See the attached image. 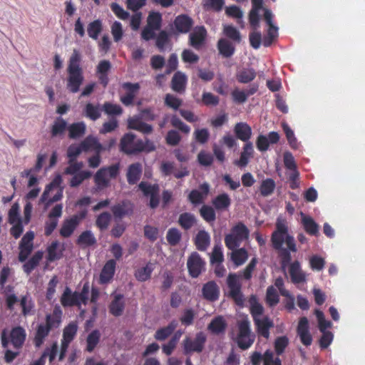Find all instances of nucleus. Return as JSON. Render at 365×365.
Wrapping results in <instances>:
<instances>
[{
	"mask_svg": "<svg viewBox=\"0 0 365 365\" xmlns=\"http://www.w3.org/2000/svg\"><path fill=\"white\" fill-rule=\"evenodd\" d=\"M256 77V72L253 68H245L240 71L237 75V79L240 83H247L254 80Z\"/></svg>",
	"mask_w": 365,
	"mask_h": 365,
	"instance_id": "nucleus-51",
	"label": "nucleus"
},
{
	"mask_svg": "<svg viewBox=\"0 0 365 365\" xmlns=\"http://www.w3.org/2000/svg\"><path fill=\"white\" fill-rule=\"evenodd\" d=\"M102 110L104 113L111 117L120 116L123 114L122 107L116 103L106 101L102 106Z\"/></svg>",
	"mask_w": 365,
	"mask_h": 365,
	"instance_id": "nucleus-43",
	"label": "nucleus"
},
{
	"mask_svg": "<svg viewBox=\"0 0 365 365\" xmlns=\"http://www.w3.org/2000/svg\"><path fill=\"white\" fill-rule=\"evenodd\" d=\"M253 322L258 336L268 339L270 336L269 330L274 327L273 320L269 317L264 316L259 319H255Z\"/></svg>",
	"mask_w": 365,
	"mask_h": 365,
	"instance_id": "nucleus-10",
	"label": "nucleus"
},
{
	"mask_svg": "<svg viewBox=\"0 0 365 365\" xmlns=\"http://www.w3.org/2000/svg\"><path fill=\"white\" fill-rule=\"evenodd\" d=\"M170 42V37L167 31H161L156 36L155 46L160 51L165 50V46Z\"/></svg>",
	"mask_w": 365,
	"mask_h": 365,
	"instance_id": "nucleus-63",
	"label": "nucleus"
},
{
	"mask_svg": "<svg viewBox=\"0 0 365 365\" xmlns=\"http://www.w3.org/2000/svg\"><path fill=\"white\" fill-rule=\"evenodd\" d=\"M62 315L63 312L60 307L56 306L51 314H46L45 323H43V324L51 330L53 329H57L61 324Z\"/></svg>",
	"mask_w": 365,
	"mask_h": 365,
	"instance_id": "nucleus-22",
	"label": "nucleus"
},
{
	"mask_svg": "<svg viewBox=\"0 0 365 365\" xmlns=\"http://www.w3.org/2000/svg\"><path fill=\"white\" fill-rule=\"evenodd\" d=\"M302 225L305 232L312 236H317L319 234V225L314 219L303 212H301Z\"/></svg>",
	"mask_w": 365,
	"mask_h": 365,
	"instance_id": "nucleus-26",
	"label": "nucleus"
},
{
	"mask_svg": "<svg viewBox=\"0 0 365 365\" xmlns=\"http://www.w3.org/2000/svg\"><path fill=\"white\" fill-rule=\"evenodd\" d=\"M115 219H122L133 212V205L128 200H123L110 208Z\"/></svg>",
	"mask_w": 365,
	"mask_h": 365,
	"instance_id": "nucleus-20",
	"label": "nucleus"
},
{
	"mask_svg": "<svg viewBox=\"0 0 365 365\" xmlns=\"http://www.w3.org/2000/svg\"><path fill=\"white\" fill-rule=\"evenodd\" d=\"M86 125L83 122H77L68 126V137L71 139H77L84 135Z\"/></svg>",
	"mask_w": 365,
	"mask_h": 365,
	"instance_id": "nucleus-32",
	"label": "nucleus"
},
{
	"mask_svg": "<svg viewBox=\"0 0 365 365\" xmlns=\"http://www.w3.org/2000/svg\"><path fill=\"white\" fill-rule=\"evenodd\" d=\"M210 243V237L205 230H200L195 239V245L200 251H205Z\"/></svg>",
	"mask_w": 365,
	"mask_h": 365,
	"instance_id": "nucleus-35",
	"label": "nucleus"
},
{
	"mask_svg": "<svg viewBox=\"0 0 365 365\" xmlns=\"http://www.w3.org/2000/svg\"><path fill=\"white\" fill-rule=\"evenodd\" d=\"M120 150L127 155H136L141 152L149 153L155 150L153 141L146 138L145 140L136 139V135L131 133H125L120 142Z\"/></svg>",
	"mask_w": 365,
	"mask_h": 365,
	"instance_id": "nucleus-3",
	"label": "nucleus"
},
{
	"mask_svg": "<svg viewBox=\"0 0 365 365\" xmlns=\"http://www.w3.org/2000/svg\"><path fill=\"white\" fill-rule=\"evenodd\" d=\"M173 25L178 34H187L191 31L194 21L187 14H180L175 18Z\"/></svg>",
	"mask_w": 365,
	"mask_h": 365,
	"instance_id": "nucleus-12",
	"label": "nucleus"
},
{
	"mask_svg": "<svg viewBox=\"0 0 365 365\" xmlns=\"http://www.w3.org/2000/svg\"><path fill=\"white\" fill-rule=\"evenodd\" d=\"M178 327V322L175 320L170 322L168 326L158 329L155 334V339L158 341H163L167 339Z\"/></svg>",
	"mask_w": 365,
	"mask_h": 365,
	"instance_id": "nucleus-37",
	"label": "nucleus"
},
{
	"mask_svg": "<svg viewBox=\"0 0 365 365\" xmlns=\"http://www.w3.org/2000/svg\"><path fill=\"white\" fill-rule=\"evenodd\" d=\"M255 335L252 334L250 323L244 319L238 323V334L237 336V346L242 350L249 349L254 343Z\"/></svg>",
	"mask_w": 365,
	"mask_h": 365,
	"instance_id": "nucleus-5",
	"label": "nucleus"
},
{
	"mask_svg": "<svg viewBox=\"0 0 365 365\" xmlns=\"http://www.w3.org/2000/svg\"><path fill=\"white\" fill-rule=\"evenodd\" d=\"M122 88L126 91V93L120 97V102L125 106L133 105L135 97L140 89V85L138 83L125 82L122 84Z\"/></svg>",
	"mask_w": 365,
	"mask_h": 365,
	"instance_id": "nucleus-13",
	"label": "nucleus"
},
{
	"mask_svg": "<svg viewBox=\"0 0 365 365\" xmlns=\"http://www.w3.org/2000/svg\"><path fill=\"white\" fill-rule=\"evenodd\" d=\"M106 169H99L95 175L94 181L98 188L103 189L109 185V180L106 178Z\"/></svg>",
	"mask_w": 365,
	"mask_h": 365,
	"instance_id": "nucleus-57",
	"label": "nucleus"
},
{
	"mask_svg": "<svg viewBox=\"0 0 365 365\" xmlns=\"http://www.w3.org/2000/svg\"><path fill=\"white\" fill-rule=\"evenodd\" d=\"M42 251H37L34 255L23 265V269L25 273L30 274L31 272L39 264L43 258Z\"/></svg>",
	"mask_w": 365,
	"mask_h": 365,
	"instance_id": "nucleus-38",
	"label": "nucleus"
},
{
	"mask_svg": "<svg viewBox=\"0 0 365 365\" xmlns=\"http://www.w3.org/2000/svg\"><path fill=\"white\" fill-rule=\"evenodd\" d=\"M212 202L216 210H226L231 205V199L227 193H222L216 196Z\"/></svg>",
	"mask_w": 365,
	"mask_h": 365,
	"instance_id": "nucleus-39",
	"label": "nucleus"
},
{
	"mask_svg": "<svg viewBox=\"0 0 365 365\" xmlns=\"http://www.w3.org/2000/svg\"><path fill=\"white\" fill-rule=\"evenodd\" d=\"M207 341V336L202 331L197 332L194 339L186 336L182 341L183 352L185 355L192 353H201Z\"/></svg>",
	"mask_w": 365,
	"mask_h": 365,
	"instance_id": "nucleus-6",
	"label": "nucleus"
},
{
	"mask_svg": "<svg viewBox=\"0 0 365 365\" xmlns=\"http://www.w3.org/2000/svg\"><path fill=\"white\" fill-rule=\"evenodd\" d=\"M276 184L273 179L267 178L263 180L259 186V192L262 196L267 197L271 195L275 189Z\"/></svg>",
	"mask_w": 365,
	"mask_h": 365,
	"instance_id": "nucleus-45",
	"label": "nucleus"
},
{
	"mask_svg": "<svg viewBox=\"0 0 365 365\" xmlns=\"http://www.w3.org/2000/svg\"><path fill=\"white\" fill-rule=\"evenodd\" d=\"M232 251L231 259L237 266L243 264L248 258L247 251L245 248H236Z\"/></svg>",
	"mask_w": 365,
	"mask_h": 365,
	"instance_id": "nucleus-44",
	"label": "nucleus"
},
{
	"mask_svg": "<svg viewBox=\"0 0 365 365\" xmlns=\"http://www.w3.org/2000/svg\"><path fill=\"white\" fill-rule=\"evenodd\" d=\"M205 261L197 252H192L187 260V267L190 277H198L205 270Z\"/></svg>",
	"mask_w": 365,
	"mask_h": 365,
	"instance_id": "nucleus-8",
	"label": "nucleus"
},
{
	"mask_svg": "<svg viewBox=\"0 0 365 365\" xmlns=\"http://www.w3.org/2000/svg\"><path fill=\"white\" fill-rule=\"evenodd\" d=\"M219 53L225 58H229L235 53L234 46L227 39L220 38L217 42Z\"/></svg>",
	"mask_w": 365,
	"mask_h": 365,
	"instance_id": "nucleus-40",
	"label": "nucleus"
},
{
	"mask_svg": "<svg viewBox=\"0 0 365 365\" xmlns=\"http://www.w3.org/2000/svg\"><path fill=\"white\" fill-rule=\"evenodd\" d=\"M202 294L204 299L210 302H215L220 296L219 286L215 281H209L205 283L202 289Z\"/></svg>",
	"mask_w": 365,
	"mask_h": 365,
	"instance_id": "nucleus-19",
	"label": "nucleus"
},
{
	"mask_svg": "<svg viewBox=\"0 0 365 365\" xmlns=\"http://www.w3.org/2000/svg\"><path fill=\"white\" fill-rule=\"evenodd\" d=\"M143 173V166L140 163H134L128 167L126 178L130 185L136 184L140 179Z\"/></svg>",
	"mask_w": 365,
	"mask_h": 365,
	"instance_id": "nucleus-23",
	"label": "nucleus"
},
{
	"mask_svg": "<svg viewBox=\"0 0 365 365\" xmlns=\"http://www.w3.org/2000/svg\"><path fill=\"white\" fill-rule=\"evenodd\" d=\"M227 324L222 317L214 318L208 324L207 329L214 334H220L225 331Z\"/></svg>",
	"mask_w": 365,
	"mask_h": 365,
	"instance_id": "nucleus-36",
	"label": "nucleus"
},
{
	"mask_svg": "<svg viewBox=\"0 0 365 365\" xmlns=\"http://www.w3.org/2000/svg\"><path fill=\"white\" fill-rule=\"evenodd\" d=\"M289 344V339L286 336L277 337L274 343V350L277 355H281L284 353L285 349Z\"/></svg>",
	"mask_w": 365,
	"mask_h": 365,
	"instance_id": "nucleus-64",
	"label": "nucleus"
},
{
	"mask_svg": "<svg viewBox=\"0 0 365 365\" xmlns=\"http://www.w3.org/2000/svg\"><path fill=\"white\" fill-rule=\"evenodd\" d=\"M101 334L98 330L92 331L86 339V350L92 352L100 341Z\"/></svg>",
	"mask_w": 365,
	"mask_h": 365,
	"instance_id": "nucleus-55",
	"label": "nucleus"
},
{
	"mask_svg": "<svg viewBox=\"0 0 365 365\" xmlns=\"http://www.w3.org/2000/svg\"><path fill=\"white\" fill-rule=\"evenodd\" d=\"M234 132L237 138L243 142H250L249 140L252 136V128L246 123H237L234 127Z\"/></svg>",
	"mask_w": 365,
	"mask_h": 365,
	"instance_id": "nucleus-25",
	"label": "nucleus"
},
{
	"mask_svg": "<svg viewBox=\"0 0 365 365\" xmlns=\"http://www.w3.org/2000/svg\"><path fill=\"white\" fill-rule=\"evenodd\" d=\"M181 237L180 232L174 227L169 229L166 235L167 241L171 246L177 245L180 242Z\"/></svg>",
	"mask_w": 365,
	"mask_h": 365,
	"instance_id": "nucleus-61",
	"label": "nucleus"
},
{
	"mask_svg": "<svg viewBox=\"0 0 365 365\" xmlns=\"http://www.w3.org/2000/svg\"><path fill=\"white\" fill-rule=\"evenodd\" d=\"M263 360L264 365H282V361L279 357L274 359L273 352L267 349L263 355L258 351H254L250 356L252 365H260Z\"/></svg>",
	"mask_w": 365,
	"mask_h": 365,
	"instance_id": "nucleus-9",
	"label": "nucleus"
},
{
	"mask_svg": "<svg viewBox=\"0 0 365 365\" xmlns=\"http://www.w3.org/2000/svg\"><path fill=\"white\" fill-rule=\"evenodd\" d=\"M111 221V215L108 212H103L97 216L96 220V227L101 230H106Z\"/></svg>",
	"mask_w": 365,
	"mask_h": 365,
	"instance_id": "nucleus-53",
	"label": "nucleus"
},
{
	"mask_svg": "<svg viewBox=\"0 0 365 365\" xmlns=\"http://www.w3.org/2000/svg\"><path fill=\"white\" fill-rule=\"evenodd\" d=\"M153 270L154 264L149 262L144 267L137 269L134 272V276L138 282H146L150 279Z\"/></svg>",
	"mask_w": 365,
	"mask_h": 365,
	"instance_id": "nucleus-29",
	"label": "nucleus"
},
{
	"mask_svg": "<svg viewBox=\"0 0 365 365\" xmlns=\"http://www.w3.org/2000/svg\"><path fill=\"white\" fill-rule=\"evenodd\" d=\"M227 284L229 288V297H231L236 304L242 306L244 303V297L241 292V284L236 274H230L227 279Z\"/></svg>",
	"mask_w": 365,
	"mask_h": 365,
	"instance_id": "nucleus-7",
	"label": "nucleus"
},
{
	"mask_svg": "<svg viewBox=\"0 0 365 365\" xmlns=\"http://www.w3.org/2000/svg\"><path fill=\"white\" fill-rule=\"evenodd\" d=\"M267 34L264 36L262 43L264 46H270L278 36V28L274 25L268 26Z\"/></svg>",
	"mask_w": 365,
	"mask_h": 365,
	"instance_id": "nucleus-56",
	"label": "nucleus"
},
{
	"mask_svg": "<svg viewBox=\"0 0 365 365\" xmlns=\"http://www.w3.org/2000/svg\"><path fill=\"white\" fill-rule=\"evenodd\" d=\"M124 296L122 294H113V299L108 307L109 312L114 317H120L125 309Z\"/></svg>",
	"mask_w": 365,
	"mask_h": 365,
	"instance_id": "nucleus-21",
	"label": "nucleus"
},
{
	"mask_svg": "<svg viewBox=\"0 0 365 365\" xmlns=\"http://www.w3.org/2000/svg\"><path fill=\"white\" fill-rule=\"evenodd\" d=\"M87 215L88 210L83 209L70 217L65 219L59 230L60 235L63 238L70 237Z\"/></svg>",
	"mask_w": 365,
	"mask_h": 365,
	"instance_id": "nucleus-4",
	"label": "nucleus"
},
{
	"mask_svg": "<svg viewBox=\"0 0 365 365\" xmlns=\"http://www.w3.org/2000/svg\"><path fill=\"white\" fill-rule=\"evenodd\" d=\"M254 150L253 145L251 142H247L243 147V150L240 154L239 160L235 161V165L240 168H244L247 165L249 159L252 156Z\"/></svg>",
	"mask_w": 365,
	"mask_h": 365,
	"instance_id": "nucleus-30",
	"label": "nucleus"
},
{
	"mask_svg": "<svg viewBox=\"0 0 365 365\" xmlns=\"http://www.w3.org/2000/svg\"><path fill=\"white\" fill-rule=\"evenodd\" d=\"M103 26L100 20H95L88 24L87 26V32L89 37L94 40H97L99 34L102 31Z\"/></svg>",
	"mask_w": 365,
	"mask_h": 365,
	"instance_id": "nucleus-50",
	"label": "nucleus"
},
{
	"mask_svg": "<svg viewBox=\"0 0 365 365\" xmlns=\"http://www.w3.org/2000/svg\"><path fill=\"white\" fill-rule=\"evenodd\" d=\"M243 240L235 236L231 232L225 237V244L230 250H234L239 247Z\"/></svg>",
	"mask_w": 365,
	"mask_h": 365,
	"instance_id": "nucleus-62",
	"label": "nucleus"
},
{
	"mask_svg": "<svg viewBox=\"0 0 365 365\" xmlns=\"http://www.w3.org/2000/svg\"><path fill=\"white\" fill-rule=\"evenodd\" d=\"M78 331V325L76 322H70L63 330L62 341L70 344L75 338Z\"/></svg>",
	"mask_w": 365,
	"mask_h": 365,
	"instance_id": "nucleus-41",
	"label": "nucleus"
},
{
	"mask_svg": "<svg viewBox=\"0 0 365 365\" xmlns=\"http://www.w3.org/2000/svg\"><path fill=\"white\" fill-rule=\"evenodd\" d=\"M225 14L229 17L237 19L239 24H243V21L242 20L243 12L239 6L235 5L227 6L225 8Z\"/></svg>",
	"mask_w": 365,
	"mask_h": 365,
	"instance_id": "nucleus-60",
	"label": "nucleus"
},
{
	"mask_svg": "<svg viewBox=\"0 0 365 365\" xmlns=\"http://www.w3.org/2000/svg\"><path fill=\"white\" fill-rule=\"evenodd\" d=\"M61 304L63 307H81V302L77 294V292H72L71 289L66 287L61 297Z\"/></svg>",
	"mask_w": 365,
	"mask_h": 365,
	"instance_id": "nucleus-15",
	"label": "nucleus"
},
{
	"mask_svg": "<svg viewBox=\"0 0 365 365\" xmlns=\"http://www.w3.org/2000/svg\"><path fill=\"white\" fill-rule=\"evenodd\" d=\"M225 4L224 0H203L202 7L205 10H213L215 11H220Z\"/></svg>",
	"mask_w": 365,
	"mask_h": 365,
	"instance_id": "nucleus-59",
	"label": "nucleus"
},
{
	"mask_svg": "<svg viewBox=\"0 0 365 365\" xmlns=\"http://www.w3.org/2000/svg\"><path fill=\"white\" fill-rule=\"evenodd\" d=\"M68 130L66 121L61 117L57 118L51 128V135L52 137L61 135L66 130Z\"/></svg>",
	"mask_w": 365,
	"mask_h": 365,
	"instance_id": "nucleus-42",
	"label": "nucleus"
},
{
	"mask_svg": "<svg viewBox=\"0 0 365 365\" xmlns=\"http://www.w3.org/2000/svg\"><path fill=\"white\" fill-rule=\"evenodd\" d=\"M138 188L143 192L145 197H150L154 194L159 193L160 192V186L158 184L151 185L144 181H142L138 184Z\"/></svg>",
	"mask_w": 365,
	"mask_h": 365,
	"instance_id": "nucleus-49",
	"label": "nucleus"
},
{
	"mask_svg": "<svg viewBox=\"0 0 365 365\" xmlns=\"http://www.w3.org/2000/svg\"><path fill=\"white\" fill-rule=\"evenodd\" d=\"M207 37V30L203 26H196L189 36V44L195 49H200Z\"/></svg>",
	"mask_w": 365,
	"mask_h": 365,
	"instance_id": "nucleus-14",
	"label": "nucleus"
},
{
	"mask_svg": "<svg viewBox=\"0 0 365 365\" xmlns=\"http://www.w3.org/2000/svg\"><path fill=\"white\" fill-rule=\"evenodd\" d=\"M272 248L278 252L282 269L289 266V273L293 284H300L306 281V274L302 271L299 261L291 263V252L297 251L294 238L289 233L288 222L285 218L279 217L275 222V230L270 239Z\"/></svg>",
	"mask_w": 365,
	"mask_h": 365,
	"instance_id": "nucleus-1",
	"label": "nucleus"
},
{
	"mask_svg": "<svg viewBox=\"0 0 365 365\" xmlns=\"http://www.w3.org/2000/svg\"><path fill=\"white\" fill-rule=\"evenodd\" d=\"M200 214L207 222H212L216 220V213L211 206L207 205H202L200 209Z\"/></svg>",
	"mask_w": 365,
	"mask_h": 365,
	"instance_id": "nucleus-58",
	"label": "nucleus"
},
{
	"mask_svg": "<svg viewBox=\"0 0 365 365\" xmlns=\"http://www.w3.org/2000/svg\"><path fill=\"white\" fill-rule=\"evenodd\" d=\"M297 333L299 336L301 342L306 346H309L312 343V336L309 332V321L306 317L299 319Z\"/></svg>",
	"mask_w": 365,
	"mask_h": 365,
	"instance_id": "nucleus-11",
	"label": "nucleus"
},
{
	"mask_svg": "<svg viewBox=\"0 0 365 365\" xmlns=\"http://www.w3.org/2000/svg\"><path fill=\"white\" fill-rule=\"evenodd\" d=\"M81 55L73 49L67 66L66 88L72 93H77L84 81L83 71L81 66Z\"/></svg>",
	"mask_w": 365,
	"mask_h": 365,
	"instance_id": "nucleus-2",
	"label": "nucleus"
},
{
	"mask_svg": "<svg viewBox=\"0 0 365 365\" xmlns=\"http://www.w3.org/2000/svg\"><path fill=\"white\" fill-rule=\"evenodd\" d=\"M265 301L269 307H275L279 302V294L272 285L269 286L267 289Z\"/></svg>",
	"mask_w": 365,
	"mask_h": 365,
	"instance_id": "nucleus-46",
	"label": "nucleus"
},
{
	"mask_svg": "<svg viewBox=\"0 0 365 365\" xmlns=\"http://www.w3.org/2000/svg\"><path fill=\"white\" fill-rule=\"evenodd\" d=\"M230 232L235 236L240 238L242 240H246L249 237L250 231L248 228L240 222L237 223L232 229Z\"/></svg>",
	"mask_w": 365,
	"mask_h": 365,
	"instance_id": "nucleus-54",
	"label": "nucleus"
},
{
	"mask_svg": "<svg viewBox=\"0 0 365 365\" xmlns=\"http://www.w3.org/2000/svg\"><path fill=\"white\" fill-rule=\"evenodd\" d=\"M111 69V63L108 60L101 61L96 66V75L99 83L106 88L109 83L108 73Z\"/></svg>",
	"mask_w": 365,
	"mask_h": 365,
	"instance_id": "nucleus-16",
	"label": "nucleus"
},
{
	"mask_svg": "<svg viewBox=\"0 0 365 365\" xmlns=\"http://www.w3.org/2000/svg\"><path fill=\"white\" fill-rule=\"evenodd\" d=\"M51 329L43 324H39L37 326L35 336L34 338V344L36 347H40L44 342L46 338L48 336Z\"/></svg>",
	"mask_w": 365,
	"mask_h": 365,
	"instance_id": "nucleus-31",
	"label": "nucleus"
},
{
	"mask_svg": "<svg viewBox=\"0 0 365 365\" xmlns=\"http://www.w3.org/2000/svg\"><path fill=\"white\" fill-rule=\"evenodd\" d=\"M187 82L186 75L181 71H177L172 78L171 88L176 93H183L185 91Z\"/></svg>",
	"mask_w": 365,
	"mask_h": 365,
	"instance_id": "nucleus-24",
	"label": "nucleus"
},
{
	"mask_svg": "<svg viewBox=\"0 0 365 365\" xmlns=\"http://www.w3.org/2000/svg\"><path fill=\"white\" fill-rule=\"evenodd\" d=\"M81 143L84 152L91 150L95 153H101L103 150V147L98 140L92 135L87 136Z\"/></svg>",
	"mask_w": 365,
	"mask_h": 365,
	"instance_id": "nucleus-27",
	"label": "nucleus"
},
{
	"mask_svg": "<svg viewBox=\"0 0 365 365\" xmlns=\"http://www.w3.org/2000/svg\"><path fill=\"white\" fill-rule=\"evenodd\" d=\"M26 333L21 327H14L9 334L10 342L16 349H21L25 342Z\"/></svg>",
	"mask_w": 365,
	"mask_h": 365,
	"instance_id": "nucleus-17",
	"label": "nucleus"
},
{
	"mask_svg": "<svg viewBox=\"0 0 365 365\" xmlns=\"http://www.w3.org/2000/svg\"><path fill=\"white\" fill-rule=\"evenodd\" d=\"M162 15L160 12L158 11H151L148 14L147 18V25L150 28H153L156 30H160L162 26Z\"/></svg>",
	"mask_w": 365,
	"mask_h": 365,
	"instance_id": "nucleus-47",
	"label": "nucleus"
},
{
	"mask_svg": "<svg viewBox=\"0 0 365 365\" xmlns=\"http://www.w3.org/2000/svg\"><path fill=\"white\" fill-rule=\"evenodd\" d=\"M59 242L57 240L53 241L47 247V261L51 262L60 259L63 257V249L58 250Z\"/></svg>",
	"mask_w": 365,
	"mask_h": 365,
	"instance_id": "nucleus-34",
	"label": "nucleus"
},
{
	"mask_svg": "<svg viewBox=\"0 0 365 365\" xmlns=\"http://www.w3.org/2000/svg\"><path fill=\"white\" fill-rule=\"evenodd\" d=\"M102 107L99 104L94 105L88 103L84 107L83 113L85 116L93 121H96L101 116Z\"/></svg>",
	"mask_w": 365,
	"mask_h": 365,
	"instance_id": "nucleus-33",
	"label": "nucleus"
},
{
	"mask_svg": "<svg viewBox=\"0 0 365 365\" xmlns=\"http://www.w3.org/2000/svg\"><path fill=\"white\" fill-rule=\"evenodd\" d=\"M69 185L72 187H76L80 185L85 180L91 177L92 173L89 170H81L78 173L72 175Z\"/></svg>",
	"mask_w": 365,
	"mask_h": 365,
	"instance_id": "nucleus-48",
	"label": "nucleus"
},
{
	"mask_svg": "<svg viewBox=\"0 0 365 365\" xmlns=\"http://www.w3.org/2000/svg\"><path fill=\"white\" fill-rule=\"evenodd\" d=\"M178 222L184 230H187L194 225L195 223V217L190 212H184L180 215Z\"/></svg>",
	"mask_w": 365,
	"mask_h": 365,
	"instance_id": "nucleus-52",
	"label": "nucleus"
},
{
	"mask_svg": "<svg viewBox=\"0 0 365 365\" xmlns=\"http://www.w3.org/2000/svg\"><path fill=\"white\" fill-rule=\"evenodd\" d=\"M115 267L116 262L115 259H109L106 262L99 277V283L101 284H108L113 279L115 272Z\"/></svg>",
	"mask_w": 365,
	"mask_h": 365,
	"instance_id": "nucleus-18",
	"label": "nucleus"
},
{
	"mask_svg": "<svg viewBox=\"0 0 365 365\" xmlns=\"http://www.w3.org/2000/svg\"><path fill=\"white\" fill-rule=\"evenodd\" d=\"M96 242V237L91 230L82 232L76 240V244L81 248L92 247Z\"/></svg>",
	"mask_w": 365,
	"mask_h": 365,
	"instance_id": "nucleus-28",
	"label": "nucleus"
}]
</instances>
